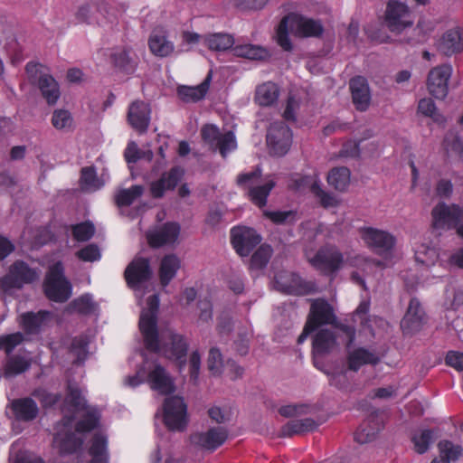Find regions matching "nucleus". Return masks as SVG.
<instances>
[{"instance_id":"f257e3e1","label":"nucleus","mask_w":463,"mask_h":463,"mask_svg":"<svg viewBox=\"0 0 463 463\" xmlns=\"http://www.w3.org/2000/svg\"><path fill=\"white\" fill-rule=\"evenodd\" d=\"M146 306V309L142 311L139 319V328L146 348L175 362L182 370L186 364L189 343L184 335L170 327L157 330L159 298L156 294L147 298Z\"/></svg>"},{"instance_id":"f03ea898","label":"nucleus","mask_w":463,"mask_h":463,"mask_svg":"<svg viewBox=\"0 0 463 463\" xmlns=\"http://www.w3.org/2000/svg\"><path fill=\"white\" fill-rule=\"evenodd\" d=\"M25 71L30 84L39 88L46 102L56 104L61 96L60 87L49 69L40 62L31 61L26 64Z\"/></svg>"},{"instance_id":"7ed1b4c3","label":"nucleus","mask_w":463,"mask_h":463,"mask_svg":"<svg viewBox=\"0 0 463 463\" xmlns=\"http://www.w3.org/2000/svg\"><path fill=\"white\" fill-rule=\"evenodd\" d=\"M46 297L55 302H65L71 296V284L64 276L61 261L50 267L43 283Z\"/></svg>"},{"instance_id":"20e7f679","label":"nucleus","mask_w":463,"mask_h":463,"mask_svg":"<svg viewBox=\"0 0 463 463\" xmlns=\"http://www.w3.org/2000/svg\"><path fill=\"white\" fill-rule=\"evenodd\" d=\"M164 423L169 430L182 432L188 424L187 405L180 396H171L164 402Z\"/></svg>"},{"instance_id":"39448f33","label":"nucleus","mask_w":463,"mask_h":463,"mask_svg":"<svg viewBox=\"0 0 463 463\" xmlns=\"http://www.w3.org/2000/svg\"><path fill=\"white\" fill-rule=\"evenodd\" d=\"M432 227L434 229H450L457 227V232L463 237V210L444 203L437 204L431 211Z\"/></svg>"},{"instance_id":"423d86ee","label":"nucleus","mask_w":463,"mask_h":463,"mask_svg":"<svg viewBox=\"0 0 463 463\" xmlns=\"http://www.w3.org/2000/svg\"><path fill=\"white\" fill-rule=\"evenodd\" d=\"M274 285L279 291L295 296H305L317 291L315 282L307 281L298 275L288 271L279 272L275 276Z\"/></svg>"},{"instance_id":"0eeeda50","label":"nucleus","mask_w":463,"mask_h":463,"mask_svg":"<svg viewBox=\"0 0 463 463\" xmlns=\"http://www.w3.org/2000/svg\"><path fill=\"white\" fill-rule=\"evenodd\" d=\"M266 141L271 156H283L291 146L292 132L284 122H273L268 128Z\"/></svg>"},{"instance_id":"6e6552de","label":"nucleus","mask_w":463,"mask_h":463,"mask_svg":"<svg viewBox=\"0 0 463 463\" xmlns=\"http://www.w3.org/2000/svg\"><path fill=\"white\" fill-rule=\"evenodd\" d=\"M39 278L38 272L25 262L17 260L11 265L9 272L1 279V288L5 292L22 288L24 284L32 283Z\"/></svg>"},{"instance_id":"1a4fd4ad","label":"nucleus","mask_w":463,"mask_h":463,"mask_svg":"<svg viewBox=\"0 0 463 463\" xmlns=\"http://www.w3.org/2000/svg\"><path fill=\"white\" fill-rule=\"evenodd\" d=\"M201 135L203 141L211 146L213 151L218 150L223 158L237 146L235 136L232 131L221 133L214 125L203 126Z\"/></svg>"},{"instance_id":"9d476101","label":"nucleus","mask_w":463,"mask_h":463,"mask_svg":"<svg viewBox=\"0 0 463 463\" xmlns=\"http://www.w3.org/2000/svg\"><path fill=\"white\" fill-rule=\"evenodd\" d=\"M384 22L387 28L394 33H401L413 24L408 6L396 0H390L387 3Z\"/></svg>"},{"instance_id":"9b49d317","label":"nucleus","mask_w":463,"mask_h":463,"mask_svg":"<svg viewBox=\"0 0 463 463\" xmlns=\"http://www.w3.org/2000/svg\"><path fill=\"white\" fill-rule=\"evenodd\" d=\"M309 262L323 274L330 275L340 269L344 263V256L335 246L325 245L309 259Z\"/></svg>"},{"instance_id":"f8f14e48","label":"nucleus","mask_w":463,"mask_h":463,"mask_svg":"<svg viewBox=\"0 0 463 463\" xmlns=\"http://www.w3.org/2000/svg\"><path fill=\"white\" fill-rule=\"evenodd\" d=\"M359 234L364 243L379 255L389 253L396 243V239L392 234L373 227L360 228Z\"/></svg>"},{"instance_id":"ddd939ff","label":"nucleus","mask_w":463,"mask_h":463,"mask_svg":"<svg viewBox=\"0 0 463 463\" xmlns=\"http://www.w3.org/2000/svg\"><path fill=\"white\" fill-rule=\"evenodd\" d=\"M452 74L450 65H440L431 69L427 78L429 92L438 99H444L449 93V80Z\"/></svg>"},{"instance_id":"4468645a","label":"nucleus","mask_w":463,"mask_h":463,"mask_svg":"<svg viewBox=\"0 0 463 463\" xmlns=\"http://www.w3.org/2000/svg\"><path fill=\"white\" fill-rule=\"evenodd\" d=\"M153 276L150 261L146 258L137 257L126 268L125 279L131 288H138Z\"/></svg>"},{"instance_id":"2eb2a0df","label":"nucleus","mask_w":463,"mask_h":463,"mask_svg":"<svg viewBox=\"0 0 463 463\" xmlns=\"http://www.w3.org/2000/svg\"><path fill=\"white\" fill-rule=\"evenodd\" d=\"M231 236L233 248L242 257L248 256L261 241L260 235L255 230L248 227L233 228Z\"/></svg>"},{"instance_id":"dca6fc26","label":"nucleus","mask_w":463,"mask_h":463,"mask_svg":"<svg viewBox=\"0 0 463 463\" xmlns=\"http://www.w3.org/2000/svg\"><path fill=\"white\" fill-rule=\"evenodd\" d=\"M289 21V29L296 36L321 37L324 33V27L320 21L305 17L298 14H289L287 15Z\"/></svg>"},{"instance_id":"f3484780","label":"nucleus","mask_w":463,"mask_h":463,"mask_svg":"<svg viewBox=\"0 0 463 463\" xmlns=\"http://www.w3.org/2000/svg\"><path fill=\"white\" fill-rule=\"evenodd\" d=\"M228 438V431L222 427H213L204 432H195L190 436L191 444L196 448L213 451L222 446Z\"/></svg>"},{"instance_id":"a211bd4d","label":"nucleus","mask_w":463,"mask_h":463,"mask_svg":"<svg viewBox=\"0 0 463 463\" xmlns=\"http://www.w3.org/2000/svg\"><path fill=\"white\" fill-rule=\"evenodd\" d=\"M307 323L316 330L324 325L335 324L334 307L324 298L312 299Z\"/></svg>"},{"instance_id":"6ab92c4d","label":"nucleus","mask_w":463,"mask_h":463,"mask_svg":"<svg viewBox=\"0 0 463 463\" xmlns=\"http://www.w3.org/2000/svg\"><path fill=\"white\" fill-rule=\"evenodd\" d=\"M426 313L420 300L412 298L408 308L401 321V327L404 334L412 335L419 332L426 323Z\"/></svg>"},{"instance_id":"aec40b11","label":"nucleus","mask_w":463,"mask_h":463,"mask_svg":"<svg viewBox=\"0 0 463 463\" xmlns=\"http://www.w3.org/2000/svg\"><path fill=\"white\" fill-rule=\"evenodd\" d=\"M71 419H64L61 429L57 431L53 438V442L59 448L60 452L63 454L74 453L83 444V439L71 431Z\"/></svg>"},{"instance_id":"412c9836","label":"nucleus","mask_w":463,"mask_h":463,"mask_svg":"<svg viewBox=\"0 0 463 463\" xmlns=\"http://www.w3.org/2000/svg\"><path fill=\"white\" fill-rule=\"evenodd\" d=\"M150 114L151 109L147 103L135 100L128 107L127 120L134 130L144 134L150 123Z\"/></svg>"},{"instance_id":"4be33fe9","label":"nucleus","mask_w":463,"mask_h":463,"mask_svg":"<svg viewBox=\"0 0 463 463\" xmlns=\"http://www.w3.org/2000/svg\"><path fill=\"white\" fill-rule=\"evenodd\" d=\"M147 382L150 388L162 395H167L175 391L173 377L160 364H155L148 372Z\"/></svg>"},{"instance_id":"5701e85b","label":"nucleus","mask_w":463,"mask_h":463,"mask_svg":"<svg viewBox=\"0 0 463 463\" xmlns=\"http://www.w3.org/2000/svg\"><path fill=\"white\" fill-rule=\"evenodd\" d=\"M180 233V225L176 222H166L164 225L147 232L146 238L149 245L159 248L175 243Z\"/></svg>"},{"instance_id":"b1692460","label":"nucleus","mask_w":463,"mask_h":463,"mask_svg":"<svg viewBox=\"0 0 463 463\" xmlns=\"http://www.w3.org/2000/svg\"><path fill=\"white\" fill-rule=\"evenodd\" d=\"M184 175V170L174 166L162 174L161 177L150 184V193L154 198H162L166 190H174Z\"/></svg>"},{"instance_id":"393cba45","label":"nucleus","mask_w":463,"mask_h":463,"mask_svg":"<svg viewBox=\"0 0 463 463\" xmlns=\"http://www.w3.org/2000/svg\"><path fill=\"white\" fill-rule=\"evenodd\" d=\"M339 344L335 332L327 328L318 329L312 338V355H327L336 349Z\"/></svg>"},{"instance_id":"a878e982","label":"nucleus","mask_w":463,"mask_h":463,"mask_svg":"<svg viewBox=\"0 0 463 463\" xmlns=\"http://www.w3.org/2000/svg\"><path fill=\"white\" fill-rule=\"evenodd\" d=\"M352 99L355 109L359 111H366L371 104V93L367 80L362 76H356L349 82Z\"/></svg>"},{"instance_id":"bb28decb","label":"nucleus","mask_w":463,"mask_h":463,"mask_svg":"<svg viewBox=\"0 0 463 463\" xmlns=\"http://www.w3.org/2000/svg\"><path fill=\"white\" fill-rule=\"evenodd\" d=\"M437 50L446 55L451 56L463 50V30L454 28L447 31L437 43Z\"/></svg>"},{"instance_id":"cd10ccee","label":"nucleus","mask_w":463,"mask_h":463,"mask_svg":"<svg viewBox=\"0 0 463 463\" xmlns=\"http://www.w3.org/2000/svg\"><path fill=\"white\" fill-rule=\"evenodd\" d=\"M51 317L48 311L26 312L20 316V325L27 335L39 334Z\"/></svg>"},{"instance_id":"c85d7f7f","label":"nucleus","mask_w":463,"mask_h":463,"mask_svg":"<svg viewBox=\"0 0 463 463\" xmlns=\"http://www.w3.org/2000/svg\"><path fill=\"white\" fill-rule=\"evenodd\" d=\"M110 61L115 68L126 74H132L137 67V58L130 49L117 50L110 55Z\"/></svg>"},{"instance_id":"c756f323","label":"nucleus","mask_w":463,"mask_h":463,"mask_svg":"<svg viewBox=\"0 0 463 463\" xmlns=\"http://www.w3.org/2000/svg\"><path fill=\"white\" fill-rule=\"evenodd\" d=\"M11 409L18 420L30 421L38 415L37 404L31 398L14 400L11 403Z\"/></svg>"},{"instance_id":"7c9ffc66","label":"nucleus","mask_w":463,"mask_h":463,"mask_svg":"<svg viewBox=\"0 0 463 463\" xmlns=\"http://www.w3.org/2000/svg\"><path fill=\"white\" fill-rule=\"evenodd\" d=\"M212 72L210 71L203 81L194 87L180 86L177 89L179 98L184 102H197L203 99L210 87Z\"/></svg>"},{"instance_id":"2f4dec72","label":"nucleus","mask_w":463,"mask_h":463,"mask_svg":"<svg viewBox=\"0 0 463 463\" xmlns=\"http://www.w3.org/2000/svg\"><path fill=\"white\" fill-rule=\"evenodd\" d=\"M379 362L378 355L363 347L356 348L347 354L348 369L354 372L358 371L364 364L375 365Z\"/></svg>"},{"instance_id":"473e14b6","label":"nucleus","mask_w":463,"mask_h":463,"mask_svg":"<svg viewBox=\"0 0 463 463\" xmlns=\"http://www.w3.org/2000/svg\"><path fill=\"white\" fill-rule=\"evenodd\" d=\"M181 267L180 259L175 254H167L160 261L159 281L162 287H166L175 277Z\"/></svg>"},{"instance_id":"72a5a7b5","label":"nucleus","mask_w":463,"mask_h":463,"mask_svg":"<svg viewBox=\"0 0 463 463\" xmlns=\"http://www.w3.org/2000/svg\"><path fill=\"white\" fill-rule=\"evenodd\" d=\"M439 457L430 463H454L462 455L463 449L460 445L454 444L449 440H440L438 443Z\"/></svg>"},{"instance_id":"f704fd0d","label":"nucleus","mask_w":463,"mask_h":463,"mask_svg":"<svg viewBox=\"0 0 463 463\" xmlns=\"http://www.w3.org/2000/svg\"><path fill=\"white\" fill-rule=\"evenodd\" d=\"M150 51L156 56L166 57L173 53L174 44L163 33L154 32L148 41Z\"/></svg>"},{"instance_id":"c9c22d12","label":"nucleus","mask_w":463,"mask_h":463,"mask_svg":"<svg viewBox=\"0 0 463 463\" xmlns=\"http://www.w3.org/2000/svg\"><path fill=\"white\" fill-rule=\"evenodd\" d=\"M279 87L272 82H266L259 86L255 93V100L260 106L272 105L279 97Z\"/></svg>"},{"instance_id":"e433bc0d","label":"nucleus","mask_w":463,"mask_h":463,"mask_svg":"<svg viewBox=\"0 0 463 463\" xmlns=\"http://www.w3.org/2000/svg\"><path fill=\"white\" fill-rule=\"evenodd\" d=\"M317 427V423L310 418L306 419H295L288 421L282 428V432L284 435L292 436V435H299L308 431H312L316 430Z\"/></svg>"},{"instance_id":"4c0bfd02","label":"nucleus","mask_w":463,"mask_h":463,"mask_svg":"<svg viewBox=\"0 0 463 463\" xmlns=\"http://www.w3.org/2000/svg\"><path fill=\"white\" fill-rule=\"evenodd\" d=\"M89 452L90 463H108L107 438L100 433L95 434Z\"/></svg>"},{"instance_id":"58836bf2","label":"nucleus","mask_w":463,"mask_h":463,"mask_svg":"<svg viewBox=\"0 0 463 463\" xmlns=\"http://www.w3.org/2000/svg\"><path fill=\"white\" fill-rule=\"evenodd\" d=\"M350 170L347 167H335L327 175L328 184L335 190L344 192L350 184Z\"/></svg>"},{"instance_id":"ea45409f","label":"nucleus","mask_w":463,"mask_h":463,"mask_svg":"<svg viewBox=\"0 0 463 463\" xmlns=\"http://www.w3.org/2000/svg\"><path fill=\"white\" fill-rule=\"evenodd\" d=\"M232 52L234 56L249 60H265L269 57V52L266 49L253 44L237 45L232 48Z\"/></svg>"},{"instance_id":"a19ab883","label":"nucleus","mask_w":463,"mask_h":463,"mask_svg":"<svg viewBox=\"0 0 463 463\" xmlns=\"http://www.w3.org/2000/svg\"><path fill=\"white\" fill-rule=\"evenodd\" d=\"M31 366V361L21 355L10 356L4 367L5 378L20 374L27 371Z\"/></svg>"},{"instance_id":"79ce46f5","label":"nucleus","mask_w":463,"mask_h":463,"mask_svg":"<svg viewBox=\"0 0 463 463\" xmlns=\"http://www.w3.org/2000/svg\"><path fill=\"white\" fill-rule=\"evenodd\" d=\"M145 192L143 185L136 184L128 189L119 190L115 195V201L118 206H129L137 198L141 197Z\"/></svg>"},{"instance_id":"37998d69","label":"nucleus","mask_w":463,"mask_h":463,"mask_svg":"<svg viewBox=\"0 0 463 463\" xmlns=\"http://www.w3.org/2000/svg\"><path fill=\"white\" fill-rule=\"evenodd\" d=\"M380 430V424L373 418L372 420L364 421L355 431L354 439L361 444L373 441Z\"/></svg>"},{"instance_id":"c03bdc74","label":"nucleus","mask_w":463,"mask_h":463,"mask_svg":"<svg viewBox=\"0 0 463 463\" xmlns=\"http://www.w3.org/2000/svg\"><path fill=\"white\" fill-rule=\"evenodd\" d=\"M80 185L82 191L93 192L102 186L93 166H86L80 170Z\"/></svg>"},{"instance_id":"a18cd8bd","label":"nucleus","mask_w":463,"mask_h":463,"mask_svg":"<svg viewBox=\"0 0 463 463\" xmlns=\"http://www.w3.org/2000/svg\"><path fill=\"white\" fill-rule=\"evenodd\" d=\"M89 340L85 335L75 336L69 346L70 354L73 356L74 364H80L88 356Z\"/></svg>"},{"instance_id":"49530a36","label":"nucleus","mask_w":463,"mask_h":463,"mask_svg":"<svg viewBox=\"0 0 463 463\" xmlns=\"http://www.w3.org/2000/svg\"><path fill=\"white\" fill-rule=\"evenodd\" d=\"M310 191L318 200L319 204L327 209L339 205V200L332 194L322 189L320 184L315 180L310 185Z\"/></svg>"},{"instance_id":"de8ad7c7","label":"nucleus","mask_w":463,"mask_h":463,"mask_svg":"<svg viewBox=\"0 0 463 463\" xmlns=\"http://www.w3.org/2000/svg\"><path fill=\"white\" fill-rule=\"evenodd\" d=\"M209 49L216 52H222L230 49L233 43V37L227 33H213L205 40Z\"/></svg>"},{"instance_id":"09e8293b","label":"nucleus","mask_w":463,"mask_h":463,"mask_svg":"<svg viewBox=\"0 0 463 463\" xmlns=\"http://www.w3.org/2000/svg\"><path fill=\"white\" fill-rule=\"evenodd\" d=\"M275 186V182L268 181L263 185L254 186L249 190V196L253 203L259 207H263L267 203V197Z\"/></svg>"},{"instance_id":"8fccbe9b","label":"nucleus","mask_w":463,"mask_h":463,"mask_svg":"<svg viewBox=\"0 0 463 463\" xmlns=\"http://www.w3.org/2000/svg\"><path fill=\"white\" fill-rule=\"evenodd\" d=\"M272 249L269 245H261L251 256L250 267L252 269H261L265 268L272 255Z\"/></svg>"},{"instance_id":"3c124183","label":"nucleus","mask_w":463,"mask_h":463,"mask_svg":"<svg viewBox=\"0 0 463 463\" xmlns=\"http://www.w3.org/2000/svg\"><path fill=\"white\" fill-rule=\"evenodd\" d=\"M433 433L430 430H421L420 433H416L412 436L411 441L414 445V449L419 454L425 453L432 442Z\"/></svg>"},{"instance_id":"603ef678","label":"nucleus","mask_w":463,"mask_h":463,"mask_svg":"<svg viewBox=\"0 0 463 463\" xmlns=\"http://www.w3.org/2000/svg\"><path fill=\"white\" fill-rule=\"evenodd\" d=\"M289 21L287 15L280 21L277 29V43L278 44L287 52L292 50V43L288 37Z\"/></svg>"},{"instance_id":"864d4df0","label":"nucleus","mask_w":463,"mask_h":463,"mask_svg":"<svg viewBox=\"0 0 463 463\" xmlns=\"http://www.w3.org/2000/svg\"><path fill=\"white\" fill-rule=\"evenodd\" d=\"M73 238L78 241H87L90 240L95 233V227L90 222H84L71 225Z\"/></svg>"},{"instance_id":"5fc2aeb1","label":"nucleus","mask_w":463,"mask_h":463,"mask_svg":"<svg viewBox=\"0 0 463 463\" xmlns=\"http://www.w3.org/2000/svg\"><path fill=\"white\" fill-rule=\"evenodd\" d=\"M415 259L421 264L430 266L438 260V253L434 248L422 244L415 251Z\"/></svg>"},{"instance_id":"6e6d98bb","label":"nucleus","mask_w":463,"mask_h":463,"mask_svg":"<svg viewBox=\"0 0 463 463\" xmlns=\"http://www.w3.org/2000/svg\"><path fill=\"white\" fill-rule=\"evenodd\" d=\"M208 369L213 375H220L223 368V357L217 347H212L207 360Z\"/></svg>"},{"instance_id":"4d7b16f0","label":"nucleus","mask_w":463,"mask_h":463,"mask_svg":"<svg viewBox=\"0 0 463 463\" xmlns=\"http://www.w3.org/2000/svg\"><path fill=\"white\" fill-rule=\"evenodd\" d=\"M24 340V335L20 332L4 335L0 336V350H5L7 354Z\"/></svg>"},{"instance_id":"13d9d810","label":"nucleus","mask_w":463,"mask_h":463,"mask_svg":"<svg viewBox=\"0 0 463 463\" xmlns=\"http://www.w3.org/2000/svg\"><path fill=\"white\" fill-rule=\"evenodd\" d=\"M76 257L87 262H94L100 259L101 253L99 247L95 243H90L75 253Z\"/></svg>"},{"instance_id":"bf43d9fd","label":"nucleus","mask_w":463,"mask_h":463,"mask_svg":"<svg viewBox=\"0 0 463 463\" xmlns=\"http://www.w3.org/2000/svg\"><path fill=\"white\" fill-rule=\"evenodd\" d=\"M99 415L97 411H88L76 424L77 432H89L98 425Z\"/></svg>"},{"instance_id":"052dcab7","label":"nucleus","mask_w":463,"mask_h":463,"mask_svg":"<svg viewBox=\"0 0 463 463\" xmlns=\"http://www.w3.org/2000/svg\"><path fill=\"white\" fill-rule=\"evenodd\" d=\"M52 123L56 129L71 128L72 125V118L69 111L63 109H56L52 118Z\"/></svg>"},{"instance_id":"680f3d73","label":"nucleus","mask_w":463,"mask_h":463,"mask_svg":"<svg viewBox=\"0 0 463 463\" xmlns=\"http://www.w3.org/2000/svg\"><path fill=\"white\" fill-rule=\"evenodd\" d=\"M72 309L80 314L88 315L94 311L95 304L89 295L81 296L71 304Z\"/></svg>"},{"instance_id":"e2e57ef3","label":"nucleus","mask_w":463,"mask_h":463,"mask_svg":"<svg viewBox=\"0 0 463 463\" xmlns=\"http://www.w3.org/2000/svg\"><path fill=\"white\" fill-rule=\"evenodd\" d=\"M418 111L426 117H430L438 121L440 115L437 111L434 101L430 98L421 99L418 104Z\"/></svg>"},{"instance_id":"0e129e2a","label":"nucleus","mask_w":463,"mask_h":463,"mask_svg":"<svg viewBox=\"0 0 463 463\" xmlns=\"http://www.w3.org/2000/svg\"><path fill=\"white\" fill-rule=\"evenodd\" d=\"M444 145L447 149L456 152L463 158V139L454 133H449L444 139Z\"/></svg>"},{"instance_id":"69168bd1","label":"nucleus","mask_w":463,"mask_h":463,"mask_svg":"<svg viewBox=\"0 0 463 463\" xmlns=\"http://www.w3.org/2000/svg\"><path fill=\"white\" fill-rule=\"evenodd\" d=\"M335 329H338L345 335V341L346 347H350L355 339V328L352 326L345 325L335 320V324H331Z\"/></svg>"},{"instance_id":"338daca9","label":"nucleus","mask_w":463,"mask_h":463,"mask_svg":"<svg viewBox=\"0 0 463 463\" xmlns=\"http://www.w3.org/2000/svg\"><path fill=\"white\" fill-rule=\"evenodd\" d=\"M309 406L305 404L282 406L279 412L280 415L289 418L307 413Z\"/></svg>"},{"instance_id":"774afa93","label":"nucleus","mask_w":463,"mask_h":463,"mask_svg":"<svg viewBox=\"0 0 463 463\" xmlns=\"http://www.w3.org/2000/svg\"><path fill=\"white\" fill-rule=\"evenodd\" d=\"M446 364L457 371H463V353L449 351L446 355Z\"/></svg>"}]
</instances>
